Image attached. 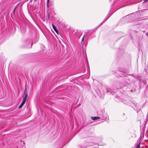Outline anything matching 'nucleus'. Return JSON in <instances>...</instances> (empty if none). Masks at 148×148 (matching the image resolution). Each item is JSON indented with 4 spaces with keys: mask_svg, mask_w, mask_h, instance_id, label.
Listing matches in <instances>:
<instances>
[{
    "mask_svg": "<svg viewBox=\"0 0 148 148\" xmlns=\"http://www.w3.org/2000/svg\"><path fill=\"white\" fill-rule=\"evenodd\" d=\"M21 29L22 33L23 34L24 33L26 30V28L25 27H21Z\"/></svg>",
    "mask_w": 148,
    "mask_h": 148,
    "instance_id": "1",
    "label": "nucleus"
},
{
    "mask_svg": "<svg viewBox=\"0 0 148 148\" xmlns=\"http://www.w3.org/2000/svg\"><path fill=\"white\" fill-rule=\"evenodd\" d=\"M52 25L53 28V29H54V30L56 32H57L58 31H57V29H56V27L55 26V25H54L53 24H52Z\"/></svg>",
    "mask_w": 148,
    "mask_h": 148,
    "instance_id": "4",
    "label": "nucleus"
},
{
    "mask_svg": "<svg viewBox=\"0 0 148 148\" xmlns=\"http://www.w3.org/2000/svg\"><path fill=\"white\" fill-rule=\"evenodd\" d=\"M16 7L14 9L13 11V13H14V12H15V10H16Z\"/></svg>",
    "mask_w": 148,
    "mask_h": 148,
    "instance_id": "9",
    "label": "nucleus"
},
{
    "mask_svg": "<svg viewBox=\"0 0 148 148\" xmlns=\"http://www.w3.org/2000/svg\"><path fill=\"white\" fill-rule=\"evenodd\" d=\"M84 36H85V35H84L83 37V38H82V42H83L84 41Z\"/></svg>",
    "mask_w": 148,
    "mask_h": 148,
    "instance_id": "8",
    "label": "nucleus"
},
{
    "mask_svg": "<svg viewBox=\"0 0 148 148\" xmlns=\"http://www.w3.org/2000/svg\"><path fill=\"white\" fill-rule=\"evenodd\" d=\"M140 148V144H137L136 145V148Z\"/></svg>",
    "mask_w": 148,
    "mask_h": 148,
    "instance_id": "7",
    "label": "nucleus"
},
{
    "mask_svg": "<svg viewBox=\"0 0 148 148\" xmlns=\"http://www.w3.org/2000/svg\"><path fill=\"white\" fill-rule=\"evenodd\" d=\"M109 17L107 18L106 20H105L103 21L102 23H101L99 25V26L100 25H101L103 23H104L106 20Z\"/></svg>",
    "mask_w": 148,
    "mask_h": 148,
    "instance_id": "6",
    "label": "nucleus"
},
{
    "mask_svg": "<svg viewBox=\"0 0 148 148\" xmlns=\"http://www.w3.org/2000/svg\"><path fill=\"white\" fill-rule=\"evenodd\" d=\"M25 102L24 101H23L22 103H21V104L20 105L19 107L18 108H21L23 106L24 104H25Z\"/></svg>",
    "mask_w": 148,
    "mask_h": 148,
    "instance_id": "2",
    "label": "nucleus"
},
{
    "mask_svg": "<svg viewBox=\"0 0 148 148\" xmlns=\"http://www.w3.org/2000/svg\"><path fill=\"white\" fill-rule=\"evenodd\" d=\"M49 0H47V5H48V4L49 3Z\"/></svg>",
    "mask_w": 148,
    "mask_h": 148,
    "instance_id": "11",
    "label": "nucleus"
},
{
    "mask_svg": "<svg viewBox=\"0 0 148 148\" xmlns=\"http://www.w3.org/2000/svg\"><path fill=\"white\" fill-rule=\"evenodd\" d=\"M25 90H25V91L24 92V94H26V91H25Z\"/></svg>",
    "mask_w": 148,
    "mask_h": 148,
    "instance_id": "13",
    "label": "nucleus"
},
{
    "mask_svg": "<svg viewBox=\"0 0 148 148\" xmlns=\"http://www.w3.org/2000/svg\"><path fill=\"white\" fill-rule=\"evenodd\" d=\"M32 45H31V47H32Z\"/></svg>",
    "mask_w": 148,
    "mask_h": 148,
    "instance_id": "14",
    "label": "nucleus"
},
{
    "mask_svg": "<svg viewBox=\"0 0 148 148\" xmlns=\"http://www.w3.org/2000/svg\"><path fill=\"white\" fill-rule=\"evenodd\" d=\"M27 94H26L25 97L24 98L23 101H24L25 102L26 101V99L27 97Z\"/></svg>",
    "mask_w": 148,
    "mask_h": 148,
    "instance_id": "5",
    "label": "nucleus"
},
{
    "mask_svg": "<svg viewBox=\"0 0 148 148\" xmlns=\"http://www.w3.org/2000/svg\"><path fill=\"white\" fill-rule=\"evenodd\" d=\"M148 0H144L143 1V3H145Z\"/></svg>",
    "mask_w": 148,
    "mask_h": 148,
    "instance_id": "10",
    "label": "nucleus"
},
{
    "mask_svg": "<svg viewBox=\"0 0 148 148\" xmlns=\"http://www.w3.org/2000/svg\"><path fill=\"white\" fill-rule=\"evenodd\" d=\"M146 35L148 37V32H147L146 33Z\"/></svg>",
    "mask_w": 148,
    "mask_h": 148,
    "instance_id": "12",
    "label": "nucleus"
},
{
    "mask_svg": "<svg viewBox=\"0 0 148 148\" xmlns=\"http://www.w3.org/2000/svg\"><path fill=\"white\" fill-rule=\"evenodd\" d=\"M99 119V117L95 116L91 117V119L93 120H96Z\"/></svg>",
    "mask_w": 148,
    "mask_h": 148,
    "instance_id": "3",
    "label": "nucleus"
}]
</instances>
